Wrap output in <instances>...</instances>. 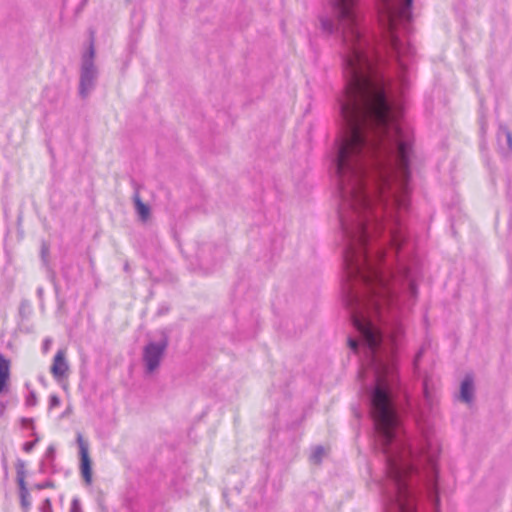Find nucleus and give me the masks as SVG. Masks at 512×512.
I'll list each match as a JSON object with an SVG mask.
<instances>
[{"mask_svg":"<svg viewBox=\"0 0 512 512\" xmlns=\"http://www.w3.org/2000/svg\"><path fill=\"white\" fill-rule=\"evenodd\" d=\"M348 343H349V346H350L352 349H356V347H357V342H356L355 340L350 339V340L348 341Z\"/></svg>","mask_w":512,"mask_h":512,"instance_id":"obj_21","label":"nucleus"},{"mask_svg":"<svg viewBox=\"0 0 512 512\" xmlns=\"http://www.w3.org/2000/svg\"><path fill=\"white\" fill-rule=\"evenodd\" d=\"M50 373L53 379L59 383L64 390L68 389V379L71 373L70 364L67 358V349H58L50 366Z\"/></svg>","mask_w":512,"mask_h":512,"instance_id":"obj_4","label":"nucleus"},{"mask_svg":"<svg viewBox=\"0 0 512 512\" xmlns=\"http://www.w3.org/2000/svg\"><path fill=\"white\" fill-rule=\"evenodd\" d=\"M25 478L26 477H18L17 478V482H18V486H19V489H20V493L24 492V491H28Z\"/></svg>","mask_w":512,"mask_h":512,"instance_id":"obj_18","label":"nucleus"},{"mask_svg":"<svg viewBox=\"0 0 512 512\" xmlns=\"http://www.w3.org/2000/svg\"><path fill=\"white\" fill-rule=\"evenodd\" d=\"M16 473L18 477H26V463L23 460H18L16 462Z\"/></svg>","mask_w":512,"mask_h":512,"instance_id":"obj_13","label":"nucleus"},{"mask_svg":"<svg viewBox=\"0 0 512 512\" xmlns=\"http://www.w3.org/2000/svg\"><path fill=\"white\" fill-rule=\"evenodd\" d=\"M166 349V343H150L144 349L143 359L149 373L154 372L159 364L160 360Z\"/></svg>","mask_w":512,"mask_h":512,"instance_id":"obj_6","label":"nucleus"},{"mask_svg":"<svg viewBox=\"0 0 512 512\" xmlns=\"http://www.w3.org/2000/svg\"><path fill=\"white\" fill-rule=\"evenodd\" d=\"M335 7L349 53L345 59L348 77L342 113L348 132L339 150L338 172L353 176L352 198L360 206L369 199L361 182L362 162L376 149L388 153L402 179L408 176L413 134L402 129L399 111L386 99L382 82L373 75L374 61L366 51L357 26L356 0H336Z\"/></svg>","mask_w":512,"mask_h":512,"instance_id":"obj_1","label":"nucleus"},{"mask_svg":"<svg viewBox=\"0 0 512 512\" xmlns=\"http://www.w3.org/2000/svg\"><path fill=\"white\" fill-rule=\"evenodd\" d=\"M35 446V442L33 441H29V442H25L22 446V449L26 452V453H30L33 448Z\"/></svg>","mask_w":512,"mask_h":512,"instance_id":"obj_19","label":"nucleus"},{"mask_svg":"<svg viewBox=\"0 0 512 512\" xmlns=\"http://www.w3.org/2000/svg\"><path fill=\"white\" fill-rule=\"evenodd\" d=\"M324 448L322 447H317L311 457L312 461L315 463V464H319L320 461H321V458L322 456L324 455Z\"/></svg>","mask_w":512,"mask_h":512,"instance_id":"obj_14","label":"nucleus"},{"mask_svg":"<svg viewBox=\"0 0 512 512\" xmlns=\"http://www.w3.org/2000/svg\"><path fill=\"white\" fill-rule=\"evenodd\" d=\"M61 405V400L57 395H51L49 398V407L51 409L57 408Z\"/></svg>","mask_w":512,"mask_h":512,"instance_id":"obj_16","label":"nucleus"},{"mask_svg":"<svg viewBox=\"0 0 512 512\" xmlns=\"http://www.w3.org/2000/svg\"><path fill=\"white\" fill-rule=\"evenodd\" d=\"M77 443L80 451V471L81 476L86 485L90 486L92 483V463L89 457L88 443L84 440L82 435H78Z\"/></svg>","mask_w":512,"mask_h":512,"instance_id":"obj_7","label":"nucleus"},{"mask_svg":"<svg viewBox=\"0 0 512 512\" xmlns=\"http://www.w3.org/2000/svg\"><path fill=\"white\" fill-rule=\"evenodd\" d=\"M11 378V361L0 352V395L9 389Z\"/></svg>","mask_w":512,"mask_h":512,"instance_id":"obj_9","label":"nucleus"},{"mask_svg":"<svg viewBox=\"0 0 512 512\" xmlns=\"http://www.w3.org/2000/svg\"><path fill=\"white\" fill-rule=\"evenodd\" d=\"M371 414L375 428L382 437L384 446L389 445L396 437L400 426L399 416L392 401L384 375L378 372L377 384L372 394Z\"/></svg>","mask_w":512,"mask_h":512,"instance_id":"obj_2","label":"nucleus"},{"mask_svg":"<svg viewBox=\"0 0 512 512\" xmlns=\"http://www.w3.org/2000/svg\"><path fill=\"white\" fill-rule=\"evenodd\" d=\"M402 13L403 11L397 6V0H381L380 21L388 27L390 32L394 30Z\"/></svg>","mask_w":512,"mask_h":512,"instance_id":"obj_5","label":"nucleus"},{"mask_svg":"<svg viewBox=\"0 0 512 512\" xmlns=\"http://www.w3.org/2000/svg\"><path fill=\"white\" fill-rule=\"evenodd\" d=\"M509 147L512 149V134L509 131L505 132Z\"/></svg>","mask_w":512,"mask_h":512,"instance_id":"obj_20","label":"nucleus"},{"mask_svg":"<svg viewBox=\"0 0 512 512\" xmlns=\"http://www.w3.org/2000/svg\"><path fill=\"white\" fill-rule=\"evenodd\" d=\"M89 54H90V57H91V58H92V57H93V55H94V48H93V46H92V45L90 46Z\"/></svg>","mask_w":512,"mask_h":512,"instance_id":"obj_22","label":"nucleus"},{"mask_svg":"<svg viewBox=\"0 0 512 512\" xmlns=\"http://www.w3.org/2000/svg\"><path fill=\"white\" fill-rule=\"evenodd\" d=\"M473 397V380L467 376L461 385V398L465 402H470Z\"/></svg>","mask_w":512,"mask_h":512,"instance_id":"obj_10","label":"nucleus"},{"mask_svg":"<svg viewBox=\"0 0 512 512\" xmlns=\"http://www.w3.org/2000/svg\"><path fill=\"white\" fill-rule=\"evenodd\" d=\"M20 498H21V505H22V507L25 508V509H29V507H30L29 491L21 492L20 493Z\"/></svg>","mask_w":512,"mask_h":512,"instance_id":"obj_15","label":"nucleus"},{"mask_svg":"<svg viewBox=\"0 0 512 512\" xmlns=\"http://www.w3.org/2000/svg\"><path fill=\"white\" fill-rule=\"evenodd\" d=\"M345 262H346L347 266L352 270V272L360 271L359 265H358L357 261L354 259V255L351 250L346 252Z\"/></svg>","mask_w":512,"mask_h":512,"instance_id":"obj_12","label":"nucleus"},{"mask_svg":"<svg viewBox=\"0 0 512 512\" xmlns=\"http://www.w3.org/2000/svg\"><path fill=\"white\" fill-rule=\"evenodd\" d=\"M354 324L370 348L374 349L378 346L380 342V334L369 321L364 318H355Z\"/></svg>","mask_w":512,"mask_h":512,"instance_id":"obj_8","label":"nucleus"},{"mask_svg":"<svg viewBox=\"0 0 512 512\" xmlns=\"http://www.w3.org/2000/svg\"><path fill=\"white\" fill-rule=\"evenodd\" d=\"M406 7L409 8L412 4V0H405Z\"/></svg>","mask_w":512,"mask_h":512,"instance_id":"obj_23","label":"nucleus"},{"mask_svg":"<svg viewBox=\"0 0 512 512\" xmlns=\"http://www.w3.org/2000/svg\"><path fill=\"white\" fill-rule=\"evenodd\" d=\"M70 512H83L81 503L78 499H73L70 506Z\"/></svg>","mask_w":512,"mask_h":512,"instance_id":"obj_17","label":"nucleus"},{"mask_svg":"<svg viewBox=\"0 0 512 512\" xmlns=\"http://www.w3.org/2000/svg\"><path fill=\"white\" fill-rule=\"evenodd\" d=\"M135 205H136L137 212H138L139 216L142 218V220H147L150 215V209L146 204H144L141 201L139 196L135 197Z\"/></svg>","mask_w":512,"mask_h":512,"instance_id":"obj_11","label":"nucleus"},{"mask_svg":"<svg viewBox=\"0 0 512 512\" xmlns=\"http://www.w3.org/2000/svg\"><path fill=\"white\" fill-rule=\"evenodd\" d=\"M387 454L390 475L397 481L398 494L397 503L402 512H412V501L408 497L405 486L401 483L402 478L410 471L406 455H391L385 448Z\"/></svg>","mask_w":512,"mask_h":512,"instance_id":"obj_3","label":"nucleus"}]
</instances>
